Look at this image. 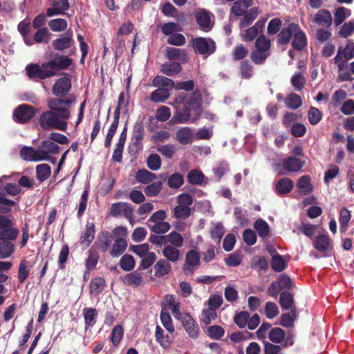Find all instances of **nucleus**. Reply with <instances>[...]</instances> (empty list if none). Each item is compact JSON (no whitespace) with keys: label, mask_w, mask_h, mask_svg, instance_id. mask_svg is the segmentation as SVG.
<instances>
[{"label":"nucleus","mask_w":354,"mask_h":354,"mask_svg":"<svg viewBox=\"0 0 354 354\" xmlns=\"http://www.w3.org/2000/svg\"><path fill=\"white\" fill-rule=\"evenodd\" d=\"M73 94L66 99L49 98L47 102L48 110L42 112L39 118V124L43 130H60L68 128L67 120L71 118L70 107L75 102Z\"/></svg>","instance_id":"f257e3e1"},{"label":"nucleus","mask_w":354,"mask_h":354,"mask_svg":"<svg viewBox=\"0 0 354 354\" xmlns=\"http://www.w3.org/2000/svg\"><path fill=\"white\" fill-rule=\"evenodd\" d=\"M13 218L3 216L0 221V241L14 243L19 234Z\"/></svg>","instance_id":"f03ea898"},{"label":"nucleus","mask_w":354,"mask_h":354,"mask_svg":"<svg viewBox=\"0 0 354 354\" xmlns=\"http://www.w3.org/2000/svg\"><path fill=\"white\" fill-rule=\"evenodd\" d=\"M26 71L29 79L33 81L43 80L47 78L54 77L53 71H50L46 62H44L41 65L38 64H30L26 66Z\"/></svg>","instance_id":"7ed1b4c3"},{"label":"nucleus","mask_w":354,"mask_h":354,"mask_svg":"<svg viewBox=\"0 0 354 354\" xmlns=\"http://www.w3.org/2000/svg\"><path fill=\"white\" fill-rule=\"evenodd\" d=\"M306 162L295 156L281 159L277 165V169L280 174L298 172L301 170Z\"/></svg>","instance_id":"20e7f679"},{"label":"nucleus","mask_w":354,"mask_h":354,"mask_svg":"<svg viewBox=\"0 0 354 354\" xmlns=\"http://www.w3.org/2000/svg\"><path fill=\"white\" fill-rule=\"evenodd\" d=\"M46 62V65L53 71L54 77L58 75V72L68 69L73 64V59L68 56L56 53L51 59Z\"/></svg>","instance_id":"39448f33"},{"label":"nucleus","mask_w":354,"mask_h":354,"mask_svg":"<svg viewBox=\"0 0 354 354\" xmlns=\"http://www.w3.org/2000/svg\"><path fill=\"white\" fill-rule=\"evenodd\" d=\"M145 125L142 120H138L133 125L131 142L129 149L130 151L138 152L142 149V140L145 137Z\"/></svg>","instance_id":"423d86ee"},{"label":"nucleus","mask_w":354,"mask_h":354,"mask_svg":"<svg viewBox=\"0 0 354 354\" xmlns=\"http://www.w3.org/2000/svg\"><path fill=\"white\" fill-rule=\"evenodd\" d=\"M110 214L114 217L124 216L131 225L133 224V207L127 203L117 202L113 203L110 208Z\"/></svg>","instance_id":"0eeeda50"},{"label":"nucleus","mask_w":354,"mask_h":354,"mask_svg":"<svg viewBox=\"0 0 354 354\" xmlns=\"http://www.w3.org/2000/svg\"><path fill=\"white\" fill-rule=\"evenodd\" d=\"M192 41L195 52L200 55H209L216 50V44L210 38L196 37Z\"/></svg>","instance_id":"6e6552de"},{"label":"nucleus","mask_w":354,"mask_h":354,"mask_svg":"<svg viewBox=\"0 0 354 354\" xmlns=\"http://www.w3.org/2000/svg\"><path fill=\"white\" fill-rule=\"evenodd\" d=\"M35 108L29 104H23L18 106L14 111L13 119L19 124L28 122L35 115Z\"/></svg>","instance_id":"1a4fd4ad"},{"label":"nucleus","mask_w":354,"mask_h":354,"mask_svg":"<svg viewBox=\"0 0 354 354\" xmlns=\"http://www.w3.org/2000/svg\"><path fill=\"white\" fill-rule=\"evenodd\" d=\"M72 87L71 80L68 77V74L65 76L57 80L52 88V92L57 98L64 99L69 93Z\"/></svg>","instance_id":"9d476101"},{"label":"nucleus","mask_w":354,"mask_h":354,"mask_svg":"<svg viewBox=\"0 0 354 354\" xmlns=\"http://www.w3.org/2000/svg\"><path fill=\"white\" fill-rule=\"evenodd\" d=\"M202 95L201 91L198 89H196L191 95V96L186 100L185 105L195 111V117L191 121L194 122L199 119L202 109H201V101Z\"/></svg>","instance_id":"9b49d317"},{"label":"nucleus","mask_w":354,"mask_h":354,"mask_svg":"<svg viewBox=\"0 0 354 354\" xmlns=\"http://www.w3.org/2000/svg\"><path fill=\"white\" fill-rule=\"evenodd\" d=\"M200 263L199 253L195 250L188 251L185 257V262L183 266V270L185 275L192 274L194 270L195 267Z\"/></svg>","instance_id":"f8f14e48"},{"label":"nucleus","mask_w":354,"mask_h":354,"mask_svg":"<svg viewBox=\"0 0 354 354\" xmlns=\"http://www.w3.org/2000/svg\"><path fill=\"white\" fill-rule=\"evenodd\" d=\"M74 44L73 38V32L69 30L61 37L54 39L52 45L55 50L58 51H64L70 48Z\"/></svg>","instance_id":"ddd939ff"},{"label":"nucleus","mask_w":354,"mask_h":354,"mask_svg":"<svg viewBox=\"0 0 354 354\" xmlns=\"http://www.w3.org/2000/svg\"><path fill=\"white\" fill-rule=\"evenodd\" d=\"M41 160L48 158V155H56L60 151V147L51 140L42 141L38 147Z\"/></svg>","instance_id":"4468645a"},{"label":"nucleus","mask_w":354,"mask_h":354,"mask_svg":"<svg viewBox=\"0 0 354 354\" xmlns=\"http://www.w3.org/2000/svg\"><path fill=\"white\" fill-rule=\"evenodd\" d=\"M181 322L183 328L189 335V337L192 338H196L198 337L199 333V327L196 321L189 314H183L181 317Z\"/></svg>","instance_id":"2eb2a0df"},{"label":"nucleus","mask_w":354,"mask_h":354,"mask_svg":"<svg viewBox=\"0 0 354 354\" xmlns=\"http://www.w3.org/2000/svg\"><path fill=\"white\" fill-rule=\"evenodd\" d=\"M51 7L47 8L46 16L53 17L55 15H64L65 11L70 8L68 0H54L50 3Z\"/></svg>","instance_id":"dca6fc26"},{"label":"nucleus","mask_w":354,"mask_h":354,"mask_svg":"<svg viewBox=\"0 0 354 354\" xmlns=\"http://www.w3.org/2000/svg\"><path fill=\"white\" fill-rule=\"evenodd\" d=\"M299 29V25L295 23L288 24L283 28L277 35V42L281 45H286L290 43L295 31Z\"/></svg>","instance_id":"f3484780"},{"label":"nucleus","mask_w":354,"mask_h":354,"mask_svg":"<svg viewBox=\"0 0 354 354\" xmlns=\"http://www.w3.org/2000/svg\"><path fill=\"white\" fill-rule=\"evenodd\" d=\"M296 186L298 192L303 196H306L313 192L314 187L311 183V178L308 175H304L297 179Z\"/></svg>","instance_id":"a211bd4d"},{"label":"nucleus","mask_w":354,"mask_h":354,"mask_svg":"<svg viewBox=\"0 0 354 354\" xmlns=\"http://www.w3.org/2000/svg\"><path fill=\"white\" fill-rule=\"evenodd\" d=\"M113 242V236L109 231L101 232L98 236L95 245L97 249L102 252H106Z\"/></svg>","instance_id":"6ab92c4d"},{"label":"nucleus","mask_w":354,"mask_h":354,"mask_svg":"<svg viewBox=\"0 0 354 354\" xmlns=\"http://www.w3.org/2000/svg\"><path fill=\"white\" fill-rule=\"evenodd\" d=\"M33 264V263L28 261L26 259L21 260L17 274V279L20 284L24 283L30 275Z\"/></svg>","instance_id":"aec40b11"},{"label":"nucleus","mask_w":354,"mask_h":354,"mask_svg":"<svg viewBox=\"0 0 354 354\" xmlns=\"http://www.w3.org/2000/svg\"><path fill=\"white\" fill-rule=\"evenodd\" d=\"M20 157L25 161H41L42 157L40 156L39 148L37 149L32 147H23L19 151Z\"/></svg>","instance_id":"412c9836"},{"label":"nucleus","mask_w":354,"mask_h":354,"mask_svg":"<svg viewBox=\"0 0 354 354\" xmlns=\"http://www.w3.org/2000/svg\"><path fill=\"white\" fill-rule=\"evenodd\" d=\"M95 234V225L94 223L87 222L84 233L80 238V243L82 245L88 247L93 242Z\"/></svg>","instance_id":"4be33fe9"},{"label":"nucleus","mask_w":354,"mask_h":354,"mask_svg":"<svg viewBox=\"0 0 354 354\" xmlns=\"http://www.w3.org/2000/svg\"><path fill=\"white\" fill-rule=\"evenodd\" d=\"M263 26L264 21H257L253 26L241 33L243 41L246 42L253 41L257 37L259 29H262Z\"/></svg>","instance_id":"5701e85b"},{"label":"nucleus","mask_w":354,"mask_h":354,"mask_svg":"<svg viewBox=\"0 0 354 354\" xmlns=\"http://www.w3.org/2000/svg\"><path fill=\"white\" fill-rule=\"evenodd\" d=\"M196 20L200 28L203 31L208 32L213 26L211 23L209 13L205 10L198 12L196 14Z\"/></svg>","instance_id":"b1692460"},{"label":"nucleus","mask_w":354,"mask_h":354,"mask_svg":"<svg viewBox=\"0 0 354 354\" xmlns=\"http://www.w3.org/2000/svg\"><path fill=\"white\" fill-rule=\"evenodd\" d=\"M353 57H354V43L349 41L345 47H339L337 53L332 61L339 62L340 58L349 60Z\"/></svg>","instance_id":"393cba45"},{"label":"nucleus","mask_w":354,"mask_h":354,"mask_svg":"<svg viewBox=\"0 0 354 354\" xmlns=\"http://www.w3.org/2000/svg\"><path fill=\"white\" fill-rule=\"evenodd\" d=\"M156 340L164 349H169L173 343V339L167 334H165L164 330L157 325L155 331Z\"/></svg>","instance_id":"a878e982"},{"label":"nucleus","mask_w":354,"mask_h":354,"mask_svg":"<svg viewBox=\"0 0 354 354\" xmlns=\"http://www.w3.org/2000/svg\"><path fill=\"white\" fill-rule=\"evenodd\" d=\"M294 187L293 181L287 177L279 179L275 185V192L278 195H286L292 190Z\"/></svg>","instance_id":"bb28decb"},{"label":"nucleus","mask_w":354,"mask_h":354,"mask_svg":"<svg viewBox=\"0 0 354 354\" xmlns=\"http://www.w3.org/2000/svg\"><path fill=\"white\" fill-rule=\"evenodd\" d=\"M142 273L136 270L132 272L127 274L122 279L123 283L129 286L138 287L142 283Z\"/></svg>","instance_id":"cd10ccee"},{"label":"nucleus","mask_w":354,"mask_h":354,"mask_svg":"<svg viewBox=\"0 0 354 354\" xmlns=\"http://www.w3.org/2000/svg\"><path fill=\"white\" fill-rule=\"evenodd\" d=\"M165 56L169 60H177L183 62H187V58L185 50L174 47L166 48Z\"/></svg>","instance_id":"c85d7f7f"},{"label":"nucleus","mask_w":354,"mask_h":354,"mask_svg":"<svg viewBox=\"0 0 354 354\" xmlns=\"http://www.w3.org/2000/svg\"><path fill=\"white\" fill-rule=\"evenodd\" d=\"M331 240L328 234H319L313 241V247L319 252H324L330 249Z\"/></svg>","instance_id":"c756f323"},{"label":"nucleus","mask_w":354,"mask_h":354,"mask_svg":"<svg viewBox=\"0 0 354 354\" xmlns=\"http://www.w3.org/2000/svg\"><path fill=\"white\" fill-rule=\"evenodd\" d=\"M176 140L181 145H189L193 142V132L190 127L180 128L176 133Z\"/></svg>","instance_id":"7c9ffc66"},{"label":"nucleus","mask_w":354,"mask_h":354,"mask_svg":"<svg viewBox=\"0 0 354 354\" xmlns=\"http://www.w3.org/2000/svg\"><path fill=\"white\" fill-rule=\"evenodd\" d=\"M30 29V21L27 18L20 21L17 26V30L23 37L24 43L29 46L33 45L32 39L28 36Z\"/></svg>","instance_id":"2f4dec72"},{"label":"nucleus","mask_w":354,"mask_h":354,"mask_svg":"<svg viewBox=\"0 0 354 354\" xmlns=\"http://www.w3.org/2000/svg\"><path fill=\"white\" fill-rule=\"evenodd\" d=\"M292 46L294 49L301 50L307 45V39L305 33L299 26V29L294 32L292 35Z\"/></svg>","instance_id":"473e14b6"},{"label":"nucleus","mask_w":354,"mask_h":354,"mask_svg":"<svg viewBox=\"0 0 354 354\" xmlns=\"http://www.w3.org/2000/svg\"><path fill=\"white\" fill-rule=\"evenodd\" d=\"M153 270L156 277H162L170 272L171 266L165 259H160L154 264Z\"/></svg>","instance_id":"72a5a7b5"},{"label":"nucleus","mask_w":354,"mask_h":354,"mask_svg":"<svg viewBox=\"0 0 354 354\" xmlns=\"http://www.w3.org/2000/svg\"><path fill=\"white\" fill-rule=\"evenodd\" d=\"M314 21L319 26L329 27L333 23L331 14L327 10H319L315 16Z\"/></svg>","instance_id":"f704fd0d"},{"label":"nucleus","mask_w":354,"mask_h":354,"mask_svg":"<svg viewBox=\"0 0 354 354\" xmlns=\"http://www.w3.org/2000/svg\"><path fill=\"white\" fill-rule=\"evenodd\" d=\"M252 4V0H237L233 3L231 12L236 17L243 15Z\"/></svg>","instance_id":"c9c22d12"},{"label":"nucleus","mask_w":354,"mask_h":354,"mask_svg":"<svg viewBox=\"0 0 354 354\" xmlns=\"http://www.w3.org/2000/svg\"><path fill=\"white\" fill-rule=\"evenodd\" d=\"M279 304L284 310H291V313L295 315L296 309L292 308L294 304L293 296L291 293L287 291H283L281 293L279 297Z\"/></svg>","instance_id":"e433bc0d"},{"label":"nucleus","mask_w":354,"mask_h":354,"mask_svg":"<svg viewBox=\"0 0 354 354\" xmlns=\"http://www.w3.org/2000/svg\"><path fill=\"white\" fill-rule=\"evenodd\" d=\"M182 71V66L179 62H169L161 65L160 72L167 76H174Z\"/></svg>","instance_id":"4c0bfd02"},{"label":"nucleus","mask_w":354,"mask_h":354,"mask_svg":"<svg viewBox=\"0 0 354 354\" xmlns=\"http://www.w3.org/2000/svg\"><path fill=\"white\" fill-rule=\"evenodd\" d=\"M97 310L94 308L86 307L83 309V316L86 328L93 327L96 323Z\"/></svg>","instance_id":"58836bf2"},{"label":"nucleus","mask_w":354,"mask_h":354,"mask_svg":"<svg viewBox=\"0 0 354 354\" xmlns=\"http://www.w3.org/2000/svg\"><path fill=\"white\" fill-rule=\"evenodd\" d=\"M271 259V268L277 272H282L286 267L287 264L285 262L283 257L279 254L275 250H273Z\"/></svg>","instance_id":"ea45409f"},{"label":"nucleus","mask_w":354,"mask_h":354,"mask_svg":"<svg viewBox=\"0 0 354 354\" xmlns=\"http://www.w3.org/2000/svg\"><path fill=\"white\" fill-rule=\"evenodd\" d=\"M192 109L184 105L183 109H178L174 113L172 120L176 123L186 124L191 117Z\"/></svg>","instance_id":"a19ab883"},{"label":"nucleus","mask_w":354,"mask_h":354,"mask_svg":"<svg viewBox=\"0 0 354 354\" xmlns=\"http://www.w3.org/2000/svg\"><path fill=\"white\" fill-rule=\"evenodd\" d=\"M162 254L168 262L176 263L180 260V250L177 247L167 245L162 250Z\"/></svg>","instance_id":"79ce46f5"},{"label":"nucleus","mask_w":354,"mask_h":354,"mask_svg":"<svg viewBox=\"0 0 354 354\" xmlns=\"http://www.w3.org/2000/svg\"><path fill=\"white\" fill-rule=\"evenodd\" d=\"M51 33L46 27L38 29L34 34L32 41L34 44H48L50 40Z\"/></svg>","instance_id":"37998d69"},{"label":"nucleus","mask_w":354,"mask_h":354,"mask_svg":"<svg viewBox=\"0 0 354 354\" xmlns=\"http://www.w3.org/2000/svg\"><path fill=\"white\" fill-rule=\"evenodd\" d=\"M127 248V241L124 238H118L109 253L113 257H118L122 254Z\"/></svg>","instance_id":"c03bdc74"},{"label":"nucleus","mask_w":354,"mask_h":354,"mask_svg":"<svg viewBox=\"0 0 354 354\" xmlns=\"http://www.w3.org/2000/svg\"><path fill=\"white\" fill-rule=\"evenodd\" d=\"M152 84L155 87L168 88L169 91L176 87L173 80L162 75L156 76L152 81Z\"/></svg>","instance_id":"a18cd8bd"},{"label":"nucleus","mask_w":354,"mask_h":354,"mask_svg":"<svg viewBox=\"0 0 354 354\" xmlns=\"http://www.w3.org/2000/svg\"><path fill=\"white\" fill-rule=\"evenodd\" d=\"M169 96L170 93L168 88L159 87L151 93L150 100L155 103L164 102Z\"/></svg>","instance_id":"49530a36"},{"label":"nucleus","mask_w":354,"mask_h":354,"mask_svg":"<svg viewBox=\"0 0 354 354\" xmlns=\"http://www.w3.org/2000/svg\"><path fill=\"white\" fill-rule=\"evenodd\" d=\"M259 14L257 8H252L244 15L240 22V28H243L249 26L257 19Z\"/></svg>","instance_id":"de8ad7c7"},{"label":"nucleus","mask_w":354,"mask_h":354,"mask_svg":"<svg viewBox=\"0 0 354 354\" xmlns=\"http://www.w3.org/2000/svg\"><path fill=\"white\" fill-rule=\"evenodd\" d=\"M138 183L148 184L156 179V175L145 169H139L136 174Z\"/></svg>","instance_id":"09e8293b"},{"label":"nucleus","mask_w":354,"mask_h":354,"mask_svg":"<svg viewBox=\"0 0 354 354\" xmlns=\"http://www.w3.org/2000/svg\"><path fill=\"white\" fill-rule=\"evenodd\" d=\"M51 174V167L46 163H42L36 166V177L40 182L47 180Z\"/></svg>","instance_id":"8fccbe9b"},{"label":"nucleus","mask_w":354,"mask_h":354,"mask_svg":"<svg viewBox=\"0 0 354 354\" xmlns=\"http://www.w3.org/2000/svg\"><path fill=\"white\" fill-rule=\"evenodd\" d=\"M351 15V10L344 7H339L334 13V23L336 26L341 25L346 17Z\"/></svg>","instance_id":"3c124183"},{"label":"nucleus","mask_w":354,"mask_h":354,"mask_svg":"<svg viewBox=\"0 0 354 354\" xmlns=\"http://www.w3.org/2000/svg\"><path fill=\"white\" fill-rule=\"evenodd\" d=\"M187 181L192 185H201L204 181L205 176L199 170L192 169L187 176Z\"/></svg>","instance_id":"603ef678"},{"label":"nucleus","mask_w":354,"mask_h":354,"mask_svg":"<svg viewBox=\"0 0 354 354\" xmlns=\"http://www.w3.org/2000/svg\"><path fill=\"white\" fill-rule=\"evenodd\" d=\"M285 104L289 109L295 110L301 106L302 99L299 95L292 93L286 97Z\"/></svg>","instance_id":"864d4df0"},{"label":"nucleus","mask_w":354,"mask_h":354,"mask_svg":"<svg viewBox=\"0 0 354 354\" xmlns=\"http://www.w3.org/2000/svg\"><path fill=\"white\" fill-rule=\"evenodd\" d=\"M14 251V243L0 241V259H5L10 257Z\"/></svg>","instance_id":"5fc2aeb1"},{"label":"nucleus","mask_w":354,"mask_h":354,"mask_svg":"<svg viewBox=\"0 0 354 354\" xmlns=\"http://www.w3.org/2000/svg\"><path fill=\"white\" fill-rule=\"evenodd\" d=\"M119 265L123 270L129 272L134 269L136 262L133 256L125 254L120 259Z\"/></svg>","instance_id":"6e6d98bb"},{"label":"nucleus","mask_w":354,"mask_h":354,"mask_svg":"<svg viewBox=\"0 0 354 354\" xmlns=\"http://www.w3.org/2000/svg\"><path fill=\"white\" fill-rule=\"evenodd\" d=\"M124 330L122 326L116 325L113 327L110 339L114 347H118L123 337Z\"/></svg>","instance_id":"4d7b16f0"},{"label":"nucleus","mask_w":354,"mask_h":354,"mask_svg":"<svg viewBox=\"0 0 354 354\" xmlns=\"http://www.w3.org/2000/svg\"><path fill=\"white\" fill-rule=\"evenodd\" d=\"M351 218V212L347 208H342L340 211L339 218L341 232H346Z\"/></svg>","instance_id":"13d9d810"},{"label":"nucleus","mask_w":354,"mask_h":354,"mask_svg":"<svg viewBox=\"0 0 354 354\" xmlns=\"http://www.w3.org/2000/svg\"><path fill=\"white\" fill-rule=\"evenodd\" d=\"M99 254L97 252L93 251L92 249L88 251V257L85 261V267L88 272L95 269L99 261Z\"/></svg>","instance_id":"bf43d9fd"},{"label":"nucleus","mask_w":354,"mask_h":354,"mask_svg":"<svg viewBox=\"0 0 354 354\" xmlns=\"http://www.w3.org/2000/svg\"><path fill=\"white\" fill-rule=\"evenodd\" d=\"M160 319L163 326L170 333L172 334L175 331V328L172 322L171 315L169 312L165 311L163 309L160 313Z\"/></svg>","instance_id":"052dcab7"},{"label":"nucleus","mask_w":354,"mask_h":354,"mask_svg":"<svg viewBox=\"0 0 354 354\" xmlns=\"http://www.w3.org/2000/svg\"><path fill=\"white\" fill-rule=\"evenodd\" d=\"M270 55V52H265L263 50H259L256 49L253 52H252L250 58L251 60L255 64L258 65L263 64L267 58Z\"/></svg>","instance_id":"680f3d73"},{"label":"nucleus","mask_w":354,"mask_h":354,"mask_svg":"<svg viewBox=\"0 0 354 354\" xmlns=\"http://www.w3.org/2000/svg\"><path fill=\"white\" fill-rule=\"evenodd\" d=\"M151 183V184L147 185L144 189L145 194L149 197L157 196L162 188V183L161 181Z\"/></svg>","instance_id":"e2e57ef3"},{"label":"nucleus","mask_w":354,"mask_h":354,"mask_svg":"<svg viewBox=\"0 0 354 354\" xmlns=\"http://www.w3.org/2000/svg\"><path fill=\"white\" fill-rule=\"evenodd\" d=\"M147 226L149 227L151 232L156 234H163L167 232L171 228L170 224L166 221L156 224L148 223Z\"/></svg>","instance_id":"0e129e2a"},{"label":"nucleus","mask_w":354,"mask_h":354,"mask_svg":"<svg viewBox=\"0 0 354 354\" xmlns=\"http://www.w3.org/2000/svg\"><path fill=\"white\" fill-rule=\"evenodd\" d=\"M173 216L176 218L185 219L187 218L191 214V208L183 205H178L173 210Z\"/></svg>","instance_id":"69168bd1"},{"label":"nucleus","mask_w":354,"mask_h":354,"mask_svg":"<svg viewBox=\"0 0 354 354\" xmlns=\"http://www.w3.org/2000/svg\"><path fill=\"white\" fill-rule=\"evenodd\" d=\"M254 228L257 232L259 236L261 238H265L269 234V225L263 219H258L254 224Z\"/></svg>","instance_id":"338daca9"},{"label":"nucleus","mask_w":354,"mask_h":354,"mask_svg":"<svg viewBox=\"0 0 354 354\" xmlns=\"http://www.w3.org/2000/svg\"><path fill=\"white\" fill-rule=\"evenodd\" d=\"M142 261L140 263V266L138 267V270H142L149 268L156 261V255L155 252H150L149 253L147 254L146 256L142 257Z\"/></svg>","instance_id":"774afa93"}]
</instances>
